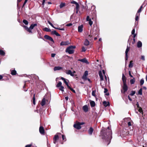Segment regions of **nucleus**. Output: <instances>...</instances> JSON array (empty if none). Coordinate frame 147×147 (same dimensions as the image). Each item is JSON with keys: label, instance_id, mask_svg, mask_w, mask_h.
I'll return each instance as SVG.
<instances>
[{"label": "nucleus", "instance_id": "nucleus-46", "mask_svg": "<svg viewBox=\"0 0 147 147\" xmlns=\"http://www.w3.org/2000/svg\"><path fill=\"white\" fill-rule=\"evenodd\" d=\"M96 90H94L92 92V95L93 96H96L95 94V93H96Z\"/></svg>", "mask_w": 147, "mask_h": 147}, {"label": "nucleus", "instance_id": "nucleus-49", "mask_svg": "<svg viewBox=\"0 0 147 147\" xmlns=\"http://www.w3.org/2000/svg\"><path fill=\"white\" fill-rule=\"evenodd\" d=\"M50 37L49 36L45 35L44 36V38L48 40V39L49 38V37Z\"/></svg>", "mask_w": 147, "mask_h": 147}, {"label": "nucleus", "instance_id": "nucleus-4", "mask_svg": "<svg viewBox=\"0 0 147 147\" xmlns=\"http://www.w3.org/2000/svg\"><path fill=\"white\" fill-rule=\"evenodd\" d=\"M37 26L36 24H32L30 26L29 28H28V27L26 26H24V27L25 29L29 32L30 33L32 34V33L31 30L33 29L34 28Z\"/></svg>", "mask_w": 147, "mask_h": 147}, {"label": "nucleus", "instance_id": "nucleus-55", "mask_svg": "<svg viewBox=\"0 0 147 147\" xmlns=\"http://www.w3.org/2000/svg\"><path fill=\"white\" fill-rule=\"evenodd\" d=\"M135 29L134 28L133 29L132 31H131V34H135Z\"/></svg>", "mask_w": 147, "mask_h": 147}, {"label": "nucleus", "instance_id": "nucleus-57", "mask_svg": "<svg viewBox=\"0 0 147 147\" xmlns=\"http://www.w3.org/2000/svg\"><path fill=\"white\" fill-rule=\"evenodd\" d=\"M79 9V6H78V9H76V13H78Z\"/></svg>", "mask_w": 147, "mask_h": 147}, {"label": "nucleus", "instance_id": "nucleus-45", "mask_svg": "<svg viewBox=\"0 0 147 147\" xmlns=\"http://www.w3.org/2000/svg\"><path fill=\"white\" fill-rule=\"evenodd\" d=\"M135 91H132L131 92L130 95L131 96H133L135 94Z\"/></svg>", "mask_w": 147, "mask_h": 147}, {"label": "nucleus", "instance_id": "nucleus-61", "mask_svg": "<svg viewBox=\"0 0 147 147\" xmlns=\"http://www.w3.org/2000/svg\"><path fill=\"white\" fill-rule=\"evenodd\" d=\"M136 105L138 108H139L140 107H139V104L138 102H137L136 104Z\"/></svg>", "mask_w": 147, "mask_h": 147}, {"label": "nucleus", "instance_id": "nucleus-44", "mask_svg": "<svg viewBox=\"0 0 147 147\" xmlns=\"http://www.w3.org/2000/svg\"><path fill=\"white\" fill-rule=\"evenodd\" d=\"M62 137L63 140H64L65 141H66V140L65 136L64 135H63L62 136Z\"/></svg>", "mask_w": 147, "mask_h": 147}, {"label": "nucleus", "instance_id": "nucleus-9", "mask_svg": "<svg viewBox=\"0 0 147 147\" xmlns=\"http://www.w3.org/2000/svg\"><path fill=\"white\" fill-rule=\"evenodd\" d=\"M74 128L78 129H80L81 128V127L80 126V125L78 123L74 124Z\"/></svg>", "mask_w": 147, "mask_h": 147}, {"label": "nucleus", "instance_id": "nucleus-47", "mask_svg": "<svg viewBox=\"0 0 147 147\" xmlns=\"http://www.w3.org/2000/svg\"><path fill=\"white\" fill-rule=\"evenodd\" d=\"M89 21V24L90 25V26H91L92 24H93V22L91 20H90L89 21Z\"/></svg>", "mask_w": 147, "mask_h": 147}, {"label": "nucleus", "instance_id": "nucleus-7", "mask_svg": "<svg viewBox=\"0 0 147 147\" xmlns=\"http://www.w3.org/2000/svg\"><path fill=\"white\" fill-rule=\"evenodd\" d=\"M88 75V72L87 71H86L82 76V78L84 80V81L87 80V76Z\"/></svg>", "mask_w": 147, "mask_h": 147}, {"label": "nucleus", "instance_id": "nucleus-27", "mask_svg": "<svg viewBox=\"0 0 147 147\" xmlns=\"http://www.w3.org/2000/svg\"><path fill=\"white\" fill-rule=\"evenodd\" d=\"M133 61H130L129 64V67L130 68L133 67Z\"/></svg>", "mask_w": 147, "mask_h": 147}, {"label": "nucleus", "instance_id": "nucleus-53", "mask_svg": "<svg viewBox=\"0 0 147 147\" xmlns=\"http://www.w3.org/2000/svg\"><path fill=\"white\" fill-rule=\"evenodd\" d=\"M28 0H25V1L23 3L22 7H23L26 4Z\"/></svg>", "mask_w": 147, "mask_h": 147}, {"label": "nucleus", "instance_id": "nucleus-35", "mask_svg": "<svg viewBox=\"0 0 147 147\" xmlns=\"http://www.w3.org/2000/svg\"><path fill=\"white\" fill-rule=\"evenodd\" d=\"M142 88H141L139 90L138 92V94L139 95H142Z\"/></svg>", "mask_w": 147, "mask_h": 147}, {"label": "nucleus", "instance_id": "nucleus-40", "mask_svg": "<svg viewBox=\"0 0 147 147\" xmlns=\"http://www.w3.org/2000/svg\"><path fill=\"white\" fill-rule=\"evenodd\" d=\"M144 81L143 79H142L140 80V85H142L144 83Z\"/></svg>", "mask_w": 147, "mask_h": 147}, {"label": "nucleus", "instance_id": "nucleus-39", "mask_svg": "<svg viewBox=\"0 0 147 147\" xmlns=\"http://www.w3.org/2000/svg\"><path fill=\"white\" fill-rule=\"evenodd\" d=\"M68 88H69L71 91L74 93H76L74 89H73L72 88H71L70 86H69V87H68Z\"/></svg>", "mask_w": 147, "mask_h": 147}, {"label": "nucleus", "instance_id": "nucleus-21", "mask_svg": "<svg viewBox=\"0 0 147 147\" xmlns=\"http://www.w3.org/2000/svg\"><path fill=\"white\" fill-rule=\"evenodd\" d=\"M142 42L140 41H138L137 43V47L138 48H140L142 47Z\"/></svg>", "mask_w": 147, "mask_h": 147}, {"label": "nucleus", "instance_id": "nucleus-64", "mask_svg": "<svg viewBox=\"0 0 147 147\" xmlns=\"http://www.w3.org/2000/svg\"><path fill=\"white\" fill-rule=\"evenodd\" d=\"M141 9L139 8L137 11V13H139L141 12Z\"/></svg>", "mask_w": 147, "mask_h": 147}, {"label": "nucleus", "instance_id": "nucleus-18", "mask_svg": "<svg viewBox=\"0 0 147 147\" xmlns=\"http://www.w3.org/2000/svg\"><path fill=\"white\" fill-rule=\"evenodd\" d=\"M63 68L60 66H56L54 67V70L56 71L57 70H60L62 69Z\"/></svg>", "mask_w": 147, "mask_h": 147}, {"label": "nucleus", "instance_id": "nucleus-3", "mask_svg": "<svg viewBox=\"0 0 147 147\" xmlns=\"http://www.w3.org/2000/svg\"><path fill=\"white\" fill-rule=\"evenodd\" d=\"M76 47L75 46H69L66 49L65 51L70 54H72L74 52V49L76 48Z\"/></svg>", "mask_w": 147, "mask_h": 147}, {"label": "nucleus", "instance_id": "nucleus-6", "mask_svg": "<svg viewBox=\"0 0 147 147\" xmlns=\"http://www.w3.org/2000/svg\"><path fill=\"white\" fill-rule=\"evenodd\" d=\"M130 47H129L127 46V48L125 51V62H126L127 61L128 58V51H129L130 49Z\"/></svg>", "mask_w": 147, "mask_h": 147}, {"label": "nucleus", "instance_id": "nucleus-52", "mask_svg": "<svg viewBox=\"0 0 147 147\" xmlns=\"http://www.w3.org/2000/svg\"><path fill=\"white\" fill-rule=\"evenodd\" d=\"M86 50L84 47H82V52H85L86 51Z\"/></svg>", "mask_w": 147, "mask_h": 147}, {"label": "nucleus", "instance_id": "nucleus-25", "mask_svg": "<svg viewBox=\"0 0 147 147\" xmlns=\"http://www.w3.org/2000/svg\"><path fill=\"white\" fill-rule=\"evenodd\" d=\"M90 44L89 41L87 39H86L84 41V45L86 46H88Z\"/></svg>", "mask_w": 147, "mask_h": 147}, {"label": "nucleus", "instance_id": "nucleus-26", "mask_svg": "<svg viewBox=\"0 0 147 147\" xmlns=\"http://www.w3.org/2000/svg\"><path fill=\"white\" fill-rule=\"evenodd\" d=\"M65 73L68 75H72V72L71 70H68L66 71Z\"/></svg>", "mask_w": 147, "mask_h": 147}, {"label": "nucleus", "instance_id": "nucleus-34", "mask_svg": "<svg viewBox=\"0 0 147 147\" xmlns=\"http://www.w3.org/2000/svg\"><path fill=\"white\" fill-rule=\"evenodd\" d=\"M23 22L26 25H27L28 24V22L26 20H24L23 21Z\"/></svg>", "mask_w": 147, "mask_h": 147}, {"label": "nucleus", "instance_id": "nucleus-43", "mask_svg": "<svg viewBox=\"0 0 147 147\" xmlns=\"http://www.w3.org/2000/svg\"><path fill=\"white\" fill-rule=\"evenodd\" d=\"M60 88H59V90H60L62 92L64 91L63 89L64 88V87L63 86H61L60 87Z\"/></svg>", "mask_w": 147, "mask_h": 147}, {"label": "nucleus", "instance_id": "nucleus-8", "mask_svg": "<svg viewBox=\"0 0 147 147\" xmlns=\"http://www.w3.org/2000/svg\"><path fill=\"white\" fill-rule=\"evenodd\" d=\"M78 61L82 62L83 63H85L86 64H89V63L86 58H84L82 59H79Z\"/></svg>", "mask_w": 147, "mask_h": 147}, {"label": "nucleus", "instance_id": "nucleus-5", "mask_svg": "<svg viewBox=\"0 0 147 147\" xmlns=\"http://www.w3.org/2000/svg\"><path fill=\"white\" fill-rule=\"evenodd\" d=\"M61 134V133H58L54 136L53 138V142L54 144H56L57 142L59 139L58 135Z\"/></svg>", "mask_w": 147, "mask_h": 147}, {"label": "nucleus", "instance_id": "nucleus-60", "mask_svg": "<svg viewBox=\"0 0 147 147\" xmlns=\"http://www.w3.org/2000/svg\"><path fill=\"white\" fill-rule=\"evenodd\" d=\"M129 76L133 78V76L131 75V71H129Z\"/></svg>", "mask_w": 147, "mask_h": 147}, {"label": "nucleus", "instance_id": "nucleus-31", "mask_svg": "<svg viewBox=\"0 0 147 147\" xmlns=\"http://www.w3.org/2000/svg\"><path fill=\"white\" fill-rule=\"evenodd\" d=\"M5 52L2 50H0V55H5Z\"/></svg>", "mask_w": 147, "mask_h": 147}, {"label": "nucleus", "instance_id": "nucleus-51", "mask_svg": "<svg viewBox=\"0 0 147 147\" xmlns=\"http://www.w3.org/2000/svg\"><path fill=\"white\" fill-rule=\"evenodd\" d=\"M141 59L143 61L145 60V57L144 55H142L141 57Z\"/></svg>", "mask_w": 147, "mask_h": 147}, {"label": "nucleus", "instance_id": "nucleus-12", "mask_svg": "<svg viewBox=\"0 0 147 147\" xmlns=\"http://www.w3.org/2000/svg\"><path fill=\"white\" fill-rule=\"evenodd\" d=\"M69 44V42L68 41H62L60 43V45L61 46L67 45H68Z\"/></svg>", "mask_w": 147, "mask_h": 147}, {"label": "nucleus", "instance_id": "nucleus-13", "mask_svg": "<svg viewBox=\"0 0 147 147\" xmlns=\"http://www.w3.org/2000/svg\"><path fill=\"white\" fill-rule=\"evenodd\" d=\"M96 33H94V34H93V35H91V34H90V35H89V36H88V39L90 40H92V39H93V36L94 35V36H95L96 35H97V34H95Z\"/></svg>", "mask_w": 147, "mask_h": 147}, {"label": "nucleus", "instance_id": "nucleus-59", "mask_svg": "<svg viewBox=\"0 0 147 147\" xmlns=\"http://www.w3.org/2000/svg\"><path fill=\"white\" fill-rule=\"evenodd\" d=\"M55 54L54 53H52L51 54V56L52 57H55Z\"/></svg>", "mask_w": 147, "mask_h": 147}, {"label": "nucleus", "instance_id": "nucleus-15", "mask_svg": "<svg viewBox=\"0 0 147 147\" xmlns=\"http://www.w3.org/2000/svg\"><path fill=\"white\" fill-rule=\"evenodd\" d=\"M51 34H55L57 36H60V35L58 33L56 30H53L51 32Z\"/></svg>", "mask_w": 147, "mask_h": 147}, {"label": "nucleus", "instance_id": "nucleus-10", "mask_svg": "<svg viewBox=\"0 0 147 147\" xmlns=\"http://www.w3.org/2000/svg\"><path fill=\"white\" fill-rule=\"evenodd\" d=\"M61 79L63 81L64 83H65V84L67 86V88L69 87V86L68 85V82L67 81V80L68 81V82H69V81L67 80L66 79L63 77H61Z\"/></svg>", "mask_w": 147, "mask_h": 147}, {"label": "nucleus", "instance_id": "nucleus-19", "mask_svg": "<svg viewBox=\"0 0 147 147\" xmlns=\"http://www.w3.org/2000/svg\"><path fill=\"white\" fill-rule=\"evenodd\" d=\"M98 74L101 80H103V76L102 75V72L101 71H100L98 72Z\"/></svg>", "mask_w": 147, "mask_h": 147}, {"label": "nucleus", "instance_id": "nucleus-1", "mask_svg": "<svg viewBox=\"0 0 147 147\" xmlns=\"http://www.w3.org/2000/svg\"><path fill=\"white\" fill-rule=\"evenodd\" d=\"M112 131L109 127L107 129L103 128L100 131V135L102 138L105 142H108V144H107V145L111 142V140L112 138Z\"/></svg>", "mask_w": 147, "mask_h": 147}, {"label": "nucleus", "instance_id": "nucleus-22", "mask_svg": "<svg viewBox=\"0 0 147 147\" xmlns=\"http://www.w3.org/2000/svg\"><path fill=\"white\" fill-rule=\"evenodd\" d=\"M45 98H43L42 99L41 103L42 106H44L45 104Z\"/></svg>", "mask_w": 147, "mask_h": 147}, {"label": "nucleus", "instance_id": "nucleus-28", "mask_svg": "<svg viewBox=\"0 0 147 147\" xmlns=\"http://www.w3.org/2000/svg\"><path fill=\"white\" fill-rule=\"evenodd\" d=\"M130 84H134V82H135V78H134L133 79L130 80Z\"/></svg>", "mask_w": 147, "mask_h": 147}, {"label": "nucleus", "instance_id": "nucleus-38", "mask_svg": "<svg viewBox=\"0 0 147 147\" xmlns=\"http://www.w3.org/2000/svg\"><path fill=\"white\" fill-rule=\"evenodd\" d=\"M38 37L39 38H42L41 34L40 32H38Z\"/></svg>", "mask_w": 147, "mask_h": 147}, {"label": "nucleus", "instance_id": "nucleus-41", "mask_svg": "<svg viewBox=\"0 0 147 147\" xmlns=\"http://www.w3.org/2000/svg\"><path fill=\"white\" fill-rule=\"evenodd\" d=\"M48 23L53 28H55H55H56V27H55L53 25V24L51 23L50 21H48Z\"/></svg>", "mask_w": 147, "mask_h": 147}, {"label": "nucleus", "instance_id": "nucleus-11", "mask_svg": "<svg viewBox=\"0 0 147 147\" xmlns=\"http://www.w3.org/2000/svg\"><path fill=\"white\" fill-rule=\"evenodd\" d=\"M39 132L41 134H44L45 133V130L42 126H40L39 128Z\"/></svg>", "mask_w": 147, "mask_h": 147}, {"label": "nucleus", "instance_id": "nucleus-33", "mask_svg": "<svg viewBox=\"0 0 147 147\" xmlns=\"http://www.w3.org/2000/svg\"><path fill=\"white\" fill-rule=\"evenodd\" d=\"M62 83L61 82H59L56 86V87L57 88L60 87L61 86Z\"/></svg>", "mask_w": 147, "mask_h": 147}, {"label": "nucleus", "instance_id": "nucleus-42", "mask_svg": "<svg viewBox=\"0 0 147 147\" xmlns=\"http://www.w3.org/2000/svg\"><path fill=\"white\" fill-rule=\"evenodd\" d=\"M139 108V109H138V111L140 113H141L142 114L143 113V111H142V108L141 107H140V108Z\"/></svg>", "mask_w": 147, "mask_h": 147}, {"label": "nucleus", "instance_id": "nucleus-63", "mask_svg": "<svg viewBox=\"0 0 147 147\" xmlns=\"http://www.w3.org/2000/svg\"><path fill=\"white\" fill-rule=\"evenodd\" d=\"M78 123L80 125V126H81V125H83L84 123V122H78Z\"/></svg>", "mask_w": 147, "mask_h": 147}, {"label": "nucleus", "instance_id": "nucleus-58", "mask_svg": "<svg viewBox=\"0 0 147 147\" xmlns=\"http://www.w3.org/2000/svg\"><path fill=\"white\" fill-rule=\"evenodd\" d=\"M108 91V89L106 88H105L104 89V92L105 93L107 92Z\"/></svg>", "mask_w": 147, "mask_h": 147}, {"label": "nucleus", "instance_id": "nucleus-30", "mask_svg": "<svg viewBox=\"0 0 147 147\" xmlns=\"http://www.w3.org/2000/svg\"><path fill=\"white\" fill-rule=\"evenodd\" d=\"M11 74L13 75H15L16 74V71L15 70H12L11 71Z\"/></svg>", "mask_w": 147, "mask_h": 147}, {"label": "nucleus", "instance_id": "nucleus-23", "mask_svg": "<svg viewBox=\"0 0 147 147\" xmlns=\"http://www.w3.org/2000/svg\"><path fill=\"white\" fill-rule=\"evenodd\" d=\"M103 103L105 107H106L108 106L109 105V102H107L106 101H104Z\"/></svg>", "mask_w": 147, "mask_h": 147}, {"label": "nucleus", "instance_id": "nucleus-17", "mask_svg": "<svg viewBox=\"0 0 147 147\" xmlns=\"http://www.w3.org/2000/svg\"><path fill=\"white\" fill-rule=\"evenodd\" d=\"M83 109L84 111L85 112H87L88 111V108L87 105H85L83 107Z\"/></svg>", "mask_w": 147, "mask_h": 147}, {"label": "nucleus", "instance_id": "nucleus-62", "mask_svg": "<svg viewBox=\"0 0 147 147\" xmlns=\"http://www.w3.org/2000/svg\"><path fill=\"white\" fill-rule=\"evenodd\" d=\"M72 25V24L71 23H69V24H67L66 25V26H71Z\"/></svg>", "mask_w": 147, "mask_h": 147}, {"label": "nucleus", "instance_id": "nucleus-48", "mask_svg": "<svg viewBox=\"0 0 147 147\" xmlns=\"http://www.w3.org/2000/svg\"><path fill=\"white\" fill-rule=\"evenodd\" d=\"M55 29H58V30H63V31H64L65 30V29L64 28H55Z\"/></svg>", "mask_w": 147, "mask_h": 147}, {"label": "nucleus", "instance_id": "nucleus-54", "mask_svg": "<svg viewBox=\"0 0 147 147\" xmlns=\"http://www.w3.org/2000/svg\"><path fill=\"white\" fill-rule=\"evenodd\" d=\"M86 21H89L90 20H91V19L90 18H89V16H88L87 17V18H86Z\"/></svg>", "mask_w": 147, "mask_h": 147}, {"label": "nucleus", "instance_id": "nucleus-24", "mask_svg": "<svg viewBox=\"0 0 147 147\" xmlns=\"http://www.w3.org/2000/svg\"><path fill=\"white\" fill-rule=\"evenodd\" d=\"M90 106L91 107H94L95 105V102L93 101H91L90 102Z\"/></svg>", "mask_w": 147, "mask_h": 147}, {"label": "nucleus", "instance_id": "nucleus-20", "mask_svg": "<svg viewBox=\"0 0 147 147\" xmlns=\"http://www.w3.org/2000/svg\"><path fill=\"white\" fill-rule=\"evenodd\" d=\"M93 131V128L92 127H90V128L88 130V132L89 134H90V135H91L92 134Z\"/></svg>", "mask_w": 147, "mask_h": 147}, {"label": "nucleus", "instance_id": "nucleus-37", "mask_svg": "<svg viewBox=\"0 0 147 147\" xmlns=\"http://www.w3.org/2000/svg\"><path fill=\"white\" fill-rule=\"evenodd\" d=\"M65 5V4L64 3H62L60 5V8H62L63 7H64Z\"/></svg>", "mask_w": 147, "mask_h": 147}, {"label": "nucleus", "instance_id": "nucleus-29", "mask_svg": "<svg viewBox=\"0 0 147 147\" xmlns=\"http://www.w3.org/2000/svg\"><path fill=\"white\" fill-rule=\"evenodd\" d=\"M43 30L47 32H50L51 31V30L50 29L48 28H45L43 29Z\"/></svg>", "mask_w": 147, "mask_h": 147}, {"label": "nucleus", "instance_id": "nucleus-50", "mask_svg": "<svg viewBox=\"0 0 147 147\" xmlns=\"http://www.w3.org/2000/svg\"><path fill=\"white\" fill-rule=\"evenodd\" d=\"M48 40H50V41H52L53 42H54V40L53 39V38L51 37L50 36L49 38L48 39Z\"/></svg>", "mask_w": 147, "mask_h": 147}, {"label": "nucleus", "instance_id": "nucleus-36", "mask_svg": "<svg viewBox=\"0 0 147 147\" xmlns=\"http://www.w3.org/2000/svg\"><path fill=\"white\" fill-rule=\"evenodd\" d=\"M35 94L33 95V98L32 100L33 104L35 105Z\"/></svg>", "mask_w": 147, "mask_h": 147}, {"label": "nucleus", "instance_id": "nucleus-16", "mask_svg": "<svg viewBox=\"0 0 147 147\" xmlns=\"http://www.w3.org/2000/svg\"><path fill=\"white\" fill-rule=\"evenodd\" d=\"M71 3L72 4H74L76 5V7L75 9H78V6H79L78 3L75 1H71Z\"/></svg>", "mask_w": 147, "mask_h": 147}, {"label": "nucleus", "instance_id": "nucleus-32", "mask_svg": "<svg viewBox=\"0 0 147 147\" xmlns=\"http://www.w3.org/2000/svg\"><path fill=\"white\" fill-rule=\"evenodd\" d=\"M140 16V14L137 13L136 15V16L135 18L136 21H138L139 19V16Z\"/></svg>", "mask_w": 147, "mask_h": 147}, {"label": "nucleus", "instance_id": "nucleus-2", "mask_svg": "<svg viewBox=\"0 0 147 147\" xmlns=\"http://www.w3.org/2000/svg\"><path fill=\"white\" fill-rule=\"evenodd\" d=\"M122 80L123 82V85L122 86V89L121 90L122 93L125 94L128 90V87L126 84V78L124 74H122Z\"/></svg>", "mask_w": 147, "mask_h": 147}, {"label": "nucleus", "instance_id": "nucleus-14", "mask_svg": "<svg viewBox=\"0 0 147 147\" xmlns=\"http://www.w3.org/2000/svg\"><path fill=\"white\" fill-rule=\"evenodd\" d=\"M83 26L82 25L78 26V30L79 32H81L82 31Z\"/></svg>", "mask_w": 147, "mask_h": 147}, {"label": "nucleus", "instance_id": "nucleus-56", "mask_svg": "<svg viewBox=\"0 0 147 147\" xmlns=\"http://www.w3.org/2000/svg\"><path fill=\"white\" fill-rule=\"evenodd\" d=\"M32 146V144H28L26 145L25 147H31Z\"/></svg>", "mask_w": 147, "mask_h": 147}]
</instances>
